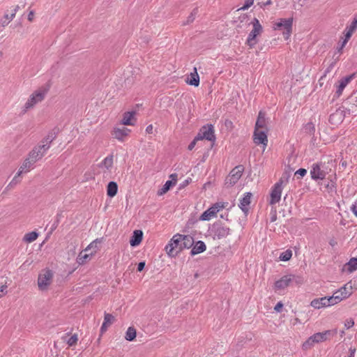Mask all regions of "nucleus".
<instances>
[{"label":"nucleus","mask_w":357,"mask_h":357,"mask_svg":"<svg viewBox=\"0 0 357 357\" xmlns=\"http://www.w3.org/2000/svg\"><path fill=\"white\" fill-rule=\"evenodd\" d=\"M193 244L194 239L191 236L177 234L166 245L165 250L168 255L175 257L183 249L191 248Z\"/></svg>","instance_id":"nucleus-1"},{"label":"nucleus","mask_w":357,"mask_h":357,"mask_svg":"<svg viewBox=\"0 0 357 357\" xmlns=\"http://www.w3.org/2000/svg\"><path fill=\"white\" fill-rule=\"evenodd\" d=\"M49 91V86H42L31 94L24 104L23 112L32 109L37 103L42 102Z\"/></svg>","instance_id":"nucleus-2"},{"label":"nucleus","mask_w":357,"mask_h":357,"mask_svg":"<svg viewBox=\"0 0 357 357\" xmlns=\"http://www.w3.org/2000/svg\"><path fill=\"white\" fill-rule=\"evenodd\" d=\"M293 17L280 18L273 24L275 30L282 31L284 37L287 40L291 34L293 26Z\"/></svg>","instance_id":"nucleus-3"},{"label":"nucleus","mask_w":357,"mask_h":357,"mask_svg":"<svg viewBox=\"0 0 357 357\" xmlns=\"http://www.w3.org/2000/svg\"><path fill=\"white\" fill-rule=\"evenodd\" d=\"M53 272L50 269H43L38 278V286L40 290L45 291L52 282Z\"/></svg>","instance_id":"nucleus-4"},{"label":"nucleus","mask_w":357,"mask_h":357,"mask_svg":"<svg viewBox=\"0 0 357 357\" xmlns=\"http://www.w3.org/2000/svg\"><path fill=\"white\" fill-rule=\"evenodd\" d=\"M353 287L351 282H347L339 290L334 292L332 296L331 300H334L335 304L340 303L342 300L348 298L353 293Z\"/></svg>","instance_id":"nucleus-5"},{"label":"nucleus","mask_w":357,"mask_h":357,"mask_svg":"<svg viewBox=\"0 0 357 357\" xmlns=\"http://www.w3.org/2000/svg\"><path fill=\"white\" fill-rule=\"evenodd\" d=\"M243 171L244 167L243 165H238L235 167L226 178L225 183V185L227 187H231L236 184L241 177Z\"/></svg>","instance_id":"nucleus-6"},{"label":"nucleus","mask_w":357,"mask_h":357,"mask_svg":"<svg viewBox=\"0 0 357 357\" xmlns=\"http://www.w3.org/2000/svg\"><path fill=\"white\" fill-rule=\"evenodd\" d=\"M252 24L253 26V29L250 33L247 40V44L250 47H253L257 43L256 37L262 31V26L257 18H254Z\"/></svg>","instance_id":"nucleus-7"},{"label":"nucleus","mask_w":357,"mask_h":357,"mask_svg":"<svg viewBox=\"0 0 357 357\" xmlns=\"http://www.w3.org/2000/svg\"><path fill=\"white\" fill-rule=\"evenodd\" d=\"M20 9L19 5H15L8 8L3 16L0 20V24L2 27L7 26L10 22L15 17L17 11Z\"/></svg>","instance_id":"nucleus-8"},{"label":"nucleus","mask_w":357,"mask_h":357,"mask_svg":"<svg viewBox=\"0 0 357 357\" xmlns=\"http://www.w3.org/2000/svg\"><path fill=\"white\" fill-rule=\"evenodd\" d=\"M35 163L31 162V160L27 157L20 167L19 171L17 173L16 176L13 178L12 181L8 184V188L10 187L13 185L17 184L19 181L17 180V177L20 176L23 173H26L30 171V169L33 167Z\"/></svg>","instance_id":"nucleus-9"},{"label":"nucleus","mask_w":357,"mask_h":357,"mask_svg":"<svg viewBox=\"0 0 357 357\" xmlns=\"http://www.w3.org/2000/svg\"><path fill=\"white\" fill-rule=\"evenodd\" d=\"M206 139L208 141H215V137L214 130L212 125L203 126L197 135V139L202 140Z\"/></svg>","instance_id":"nucleus-10"},{"label":"nucleus","mask_w":357,"mask_h":357,"mask_svg":"<svg viewBox=\"0 0 357 357\" xmlns=\"http://www.w3.org/2000/svg\"><path fill=\"white\" fill-rule=\"evenodd\" d=\"M337 334V330H327L321 333H317L311 336L315 344L323 342Z\"/></svg>","instance_id":"nucleus-11"},{"label":"nucleus","mask_w":357,"mask_h":357,"mask_svg":"<svg viewBox=\"0 0 357 357\" xmlns=\"http://www.w3.org/2000/svg\"><path fill=\"white\" fill-rule=\"evenodd\" d=\"M282 180L280 179L275 185L271 192L270 204L274 205L278 203L281 198Z\"/></svg>","instance_id":"nucleus-12"},{"label":"nucleus","mask_w":357,"mask_h":357,"mask_svg":"<svg viewBox=\"0 0 357 357\" xmlns=\"http://www.w3.org/2000/svg\"><path fill=\"white\" fill-rule=\"evenodd\" d=\"M332 296L330 297H321L315 298L311 301V306L315 309H320L321 307L331 306L335 305L334 300H331Z\"/></svg>","instance_id":"nucleus-13"},{"label":"nucleus","mask_w":357,"mask_h":357,"mask_svg":"<svg viewBox=\"0 0 357 357\" xmlns=\"http://www.w3.org/2000/svg\"><path fill=\"white\" fill-rule=\"evenodd\" d=\"M310 174L312 178L314 180H323L325 178L326 174L322 169L321 163H314L312 166Z\"/></svg>","instance_id":"nucleus-14"},{"label":"nucleus","mask_w":357,"mask_h":357,"mask_svg":"<svg viewBox=\"0 0 357 357\" xmlns=\"http://www.w3.org/2000/svg\"><path fill=\"white\" fill-rule=\"evenodd\" d=\"M265 130H255L253 135V140L256 144H263L264 147L267 146L268 137Z\"/></svg>","instance_id":"nucleus-15"},{"label":"nucleus","mask_w":357,"mask_h":357,"mask_svg":"<svg viewBox=\"0 0 357 357\" xmlns=\"http://www.w3.org/2000/svg\"><path fill=\"white\" fill-rule=\"evenodd\" d=\"M294 278V276L291 275L283 276L280 280L275 282L274 290L277 291L279 290L284 289L289 285Z\"/></svg>","instance_id":"nucleus-16"},{"label":"nucleus","mask_w":357,"mask_h":357,"mask_svg":"<svg viewBox=\"0 0 357 357\" xmlns=\"http://www.w3.org/2000/svg\"><path fill=\"white\" fill-rule=\"evenodd\" d=\"M265 116L266 114L263 111H260L259 112L255 130L268 131Z\"/></svg>","instance_id":"nucleus-17"},{"label":"nucleus","mask_w":357,"mask_h":357,"mask_svg":"<svg viewBox=\"0 0 357 357\" xmlns=\"http://www.w3.org/2000/svg\"><path fill=\"white\" fill-rule=\"evenodd\" d=\"M130 132V130L126 128H115L112 132V135L116 139L123 141L124 138L129 135Z\"/></svg>","instance_id":"nucleus-18"},{"label":"nucleus","mask_w":357,"mask_h":357,"mask_svg":"<svg viewBox=\"0 0 357 357\" xmlns=\"http://www.w3.org/2000/svg\"><path fill=\"white\" fill-rule=\"evenodd\" d=\"M252 193L247 192L245 194L244 197L240 199L239 207L246 214L248 211V206L251 202Z\"/></svg>","instance_id":"nucleus-19"},{"label":"nucleus","mask_w":357,"mask_h":357,"mask_svg":"<svg viewBox=\"0 0 357 357\" xmlns=\"http://www.w3.org/2000/svg\"><path fill=\"white\" fill-rule=\"evenodd\" d=\"M135 112H125L123 115V118L121 119V124L125 126H132L135 124Z\"/></svg>","instance_id":"nucleus-20"},{"label":"nucleus","mask_w":357,"mask_h":357,"mask_svg":"<svg viewBox=\"0 0 357 357\" xmlns=\"http://www.w3.org/2000/svg\"><path fill=\"white\" fill-rule=\"evenodd\" d=\"M354 77V74H352V75L347 76L340 80V84L337 87L336 92H335L337 97H339L342 95L344 89L349 84V82L353 79Z\"/></svg>","instance_id":"nucleus-21"},{"label":"nucleus","mask_w":357,"mask_h":357,"mask_svg":"<svg viewBox=\"0 0 357 357\" xmlns=\"http://www.w3.org/2000/svg\"><path fill=\"white\" fill-rule=\"evenodd\" d=\"M102 242V238H96L92 241L85 249L84 251L89 252L91 250V255H95L100 250V244Z\"/></svg>","instance_id":"nucleus-22"},{"label":"nucleus","mask_w":357,"mask_h":357,"mask_svg":"<svg viewBox=\"0 0 357 357\" xmlns=\"http://www.w3.org/2000/svg\"><path fill=\"white\" fill-rule=\"evenodd\" d=\"M143 237V232L141 230H135L130 240V244L132 247L138 245Z\"/></svg>","instance_id":"nucleus-23"},{"label":"nucleus","mask_w":357,"mask_h":357,"mask_svg":"<svg viewBox=\"0 0 357 357\" xmlns=\"http://www.w3.org/2000/svg\"><path fill=\"white\" fill-rule=\"evenodd\" d=\"M186 82L195 86H198L199 84V76L197 73V68H194L193 72L190 74V77L188 78Z\"/></svg>","instance_id":"nucleus-24"},{"label":"nucleus","mask_w":357,"mask_h":357,"mask_svg":"<svg viewBox=\"0 0 357 357\" xmlns=\"http://www.w3.org/2000/svg\"><path fill=\"white\" fill-rule=\"evenodd\" d=\"M115 318L111 314L105 313L104 317V322L101 326V333H104L107 331V328L113 324Z\"/></svg>","instance_id":"nucleus-25"},{"label":"nucleus","mask_w":357,"mask_h":357,"mask_svg":"<svg viewBox=\"0 0 357 357\" xmlns=\"http://www.w3.org/2000/svg\"><path fill=\"white\" fill-rule=\"evenodd\" d=\"M357 269V257L351 258L343 266V271L352 273Z\"/></svg>","instance_id":"nucleus-26"},{"label":"nucleus","mask_w":357,"mask_h":357,"mask_svg":"<svg viewBox=\"0 0 357 357\" xmlns=\"http://www.w3.org/2000/svg\"><path fill=\"white\" fill-rule=\"evenodd\" d=\"M229 234V228L225 226H218L215 229V236L218 238L226 237Z\"/></svg>","instance_id":"nucleus-27"},{"label":"nucleus","mask_w":357,"mask_h":357,"mask_svg":"<svg viewBox=\"0 0 357 357\" xmlns=\"http://www.w3.org/2000/svg\"><path fill=\"white\" fill-rule=\"evenodd\" d=\"M206 245L203 241H199L191 250V255H195L206 250Z\"/></svg>","instance_id":"nucleus-28"},{"label":"nucleus","mask_w":357,"mask_h":357,"mask_svg":"<svg viewBox=\"0 0 357 357\" xmlns=\"http://www.w3.org/2000/svg\"><path fill=\"white\" fill-rule=\"evenodd\" d=\"M118 191V185L116 182L110 181L107 187V194L109 197H114Z\"/></svg>","instance_id":"nucleus-29"},{"label":"nucleus","mask_w":357,"mask_h":357,"mask_svg":"<svg viewBox=\"0 0 357 357\" xmlns=\"http://www.w3.org/2000/svg\"><path fill=\"white\" fill-rule=\"evenodd\" d=\"M31 162L36 163L38 160L43 158V153H40V151H38L33 148L29 153L27 156Z\"/></svg>","instance_id":"nucleus-30"},{"label":"nucleus","mask_w":357,"mask_h":357,"mask_svg":"<svg viewBox=\"0 0 357 357\" xmlns=\"http://www.w3.org/2000/svg\"><path fill=\"white\" fill-rule=\"evenodd\" d=\"M216 214L217 213L215 212V209H213L211 207H210L208 209H207L202 214V215L200 216V220L204 221L209 220L212 218L215 217Z\"/></svg>","instance_id":"nucleus-31"},{"label":"nucleus","mask_w":357,"mask_h":357,"mask_svg":"<svg viewBox=\"0 0 357 357\" xmlns=\"http://www.w3.org/2000/svg\"><path fill=\"white\" fill-rule=\"evenodd\" d=\"M113 165V155H110L107 156L99 165V167L101 168H105L106 169H109Z\"/></svg>","instance_id":"nucleus-32"},{"label":"nucleus","mask_w":357,"mask_h":357,"mask_svg":"<svg viewBox=\"0 0 357 357\" xmlns=\"http://www.w3.org/2000/svg\"><path fill=\"white\" fill-rule=\"evenodd\" d=\"M38 234L36 231H31L24 235L23 241L26 243H31L37 239Z\"/></svg>","instance_id":"nucleus-33"},{"label":"nucleus","mask_w":357,"mask_h":357,"mask_svg":"<svg viewBox=\"0 0 357 357\" xmlns=\"http://www.w3.org/2000/svg\"><path fill=\"white\" fill-rule=\"evenodd\" d=\"M136 337V330L133 327H129L126 333L125 338L128 341H132Z\"/></svg>","instance_id":"nucleus-34"},{"label":"nucleus","mask_w":357,"mask_h":357,"mask_svg":"<svg viewBox=\"0 0 357 357\" xmlns=\"http://www.w3.org/2000/svg\"><path fill=\"white\" fill-rule=\"evenodd\" d=\"M172 185H174L173 181H166V183H165L163 187L160 190H158V195H162L165 194L170 189V188Z\"/></svg>","instance_id":"nucleus-35"},{"label":"nucleus","mask_w":357,"mask_h":357,"mask_svg":"<svg viewBox=\"0 0 357 357\" xmlns=\"http://www.w3.org/2000/svg\"><path fill=\"white\" fill-rule=\"evenodd\" d=\"M90 256H91V253L83 254L82 252H81L77 258V262L79 264H84L90 258Z\"/></svg>","instance_id":"nucleus-36"},{"label":"nucleus","mask_w":357,"mask_h":357,"mask_svg":"<svg viewBox=\"0 0 357 357\" xmlns=\"http://www.w3.org/2000/svg\"><path fill=\"white\" fill-rule=\"evenodd\" d=\"M314 344L315 343L310 336L305 342H303L302 345V349L304 351H307L312 348Z\"/></svg>","instance_id":"nucleus-37"},{"label":"nucleus","mask_w":357,"mask_h":357,"mask_svg":"<svg viewBox=\"0 0 357 357\" xmlns=\"http://www.w3.org/2000/svg\"><path fill=\"white\" fill-rule=\"evenodd\" d=\"M291 256H292L291 251L290 250H287L280 255V259L282 261H286L289 260L291 259Z\"/></svg>","instance_id":"nucleus-38"},{"label":"nucleus","mask_w":357,"mask_h":357,"mask_svg":"<svg viewBox=\"0 0 357 357\" xmlns=\"http://www.w3.org/2000/svg\"><path fill=\"white\" fill-rule=\"evenodd\" d=\"M197 13H198V8H196L193 9V10L191 12L190 15L188 17L185 24L192 23L195 20V17L197 15Z\"/></svg>","instance_id":"nucleus-39"},{"label":"nucleus","mask_w":357,"mask_h":357,"mask_svg":"<svg viewBox=\"0 0 357 357\" xmlns=\"http://www.w3.org/2000/svg\"><path fill=\"white\" fill-rule=\"evenodd\" d=\"M354 31H351V30L348 29L347 28L345 30V35H344V40L342 43V47H343L346 43L348 42V40L351 37L352 34L354 33Z\"/></svg>","instance_id":"nucleus-40"},{"label":"nucleus","mask_w":357,"mask_h":357,"mask_svg":"<svg viewBox=\"0 0 357 357\" xmlns=\"http://www.w3.org/2000/svg\"><path fill=\"white\" fill-rule=\"evenodd\" d=\"M78 340L77 335L74 334L67 341V344L70 346H74L77 344Z\"/></svg>","instance_id":"nucleus-41"},{"label":"nucleus","mask_w":357,"mask_h":357,"mask_svg":"<svg viewBox=\"0 0 357 357\" xmlns=\"http://www.w3.org/2000/svg\"><path fill=\"white\" fill-rule=\"evenodd\" d=\"M254 3V0H246L245 4L238 9V10H245L248 9Z\"/></svg>","instance_id":"nucleus-42"},{"label":"nucleus","mask_w":357,"mask_h":357,"mask_svg":"<svg viewBox=\"0 0 357 357\" xmlns=\"http://www.w3.org/2000/svg\"><path fill=\"white\" fill-rule=\"evenodd\" d=\"M56 132L54 130H51L48 132L45 138L47 140H50L51 142L56 138Z\"/></svg>","instance_id":"nucleus-43"},{"label":"nucleus","mask_w":357,"mask_h":357,"mask_svg":"<svg viewBox=\"0 0 357 357\" xmlns=\"http://www.w3.org/2000/svg\"><path fill=\"white\" fill-rule=\"evenodd\" d=\"M44 147H45V146H43V144H38V146L34 147L38 151H40V153H43V157L45 155V154L46 153V152L49 149H45Z\"/></svg>","instance_id":"nucleus-44"},{"label":"nucleus","mask_w":357,"mask_h":357,"mask_svg":"<svg viewBox=\"0 0 357 357\" xmlns=\"http://www.w3.org/2000/svg\"><path fill=\"white\" fill-rule=\"evenodd\" d=\"M342 111H336L335 113L332 114L330 116L329 121L331 122H332L335 118H337V117H340V118L342 116Z\"/></svg>","instance_id":"nucleus-45"},{"label":"nucleus","mask_w":357,"mask_h":357,"mask_svg":"<svg viewBox=\"0 0 357 357\" xmlns=\"http://www.w3.org/2000/svg\"><path fill=\"white\" fill-rule=\"evenodd\" d=\"M51 143L52 142L50 140H47L45 137H44L41 140L40 144H43V146H45V147H44L45 149H50Z\"/></svg>","instance_id":"nucleus-46"},{"label":"nucleus","mask_w":357,"mask_h":357,"mask_svg":"<svg viewBox=\"0 0 357 357\" xmlns=\"http://www.w3.org/2000/svg\"><path fill=\"white\" fill-rule=\"evenodd\" d=\"M211 208L215 209V212L218 213L220 209L224 208V205L221 203H215Z\"/></svg>","instance_id":"nucleus-47"},{"label":"nucleus","mask_w":357,"mask_h":357,"mask_svg":"<svg viewBox=\"0 0 357 357\" xmlns=\"http://www.w3.org/2000/svg\"><path fill=\"white\" fill-rule=\"evenodd\" d=\"M354 325V321L353 319H349L346 320L344 326L347 328H350Z\"/></svg>","instance_id":"nucleus-48"},{"label":"nucleus","mask_w":357,"mask_h":357,"mask_svg":"<svg viewBox=\"0 0 357 357\" xmlns=\"http://www.w3.org/2000/svg\"><path fill=\"white\" fill-rule=\"evenodd\" d=\"M307 174V170L303 168H301L298 170H297L295 173L296 175H299L301 177L304 176Z\"/></svg>","instance_id":"nucleus-49"},{"label":"nucleus","mask_w":357,"mask_h":357,"mask_svg":"<svg viewBox=\"0 0 357 357\" xmlns=\"http://www.w3.org/2000/svg\"><path fill=\"white\" fill-rule=\"evenodd\" d=\"M34 17H35V12L33 10H31L29 12V14H28V16H27V19L28 20L31 22L33 21L34 20Z\"/></svg>","instance_id":"nucleus-50"},{"label":"nucleus","mask_w":357,"mask_h":357,"mask_svg":"<svg viewBox=\"0 0 357 357\" xmlns=\"http://www.w3.org/2000/svg\"><path fill=\"white\" fill-rule=\"evenodd\" d=\"M198 140L199 139H197V136H196L195 138L188 145V150H190V151L192 150L196 144L197 141H198Z\"/></svg>","instance_id":"nucleus-51"},{"label":"nucleus","mask_w":357,"mask_h":357,"mask_svg":"<svg viewBox=\"0 0 357 357\" xmlns=\"http://www.w3.org/2000/svg\"><path fill=\"white\" fill-rule=\"evenodd\" d=\"M190 181H191V178L185 180L182 183L180 184L179 189L184 188L185 186H187L189 184Z\"/></svg>","instance_id":"nucleus-52"},{"label":"nucleus","mask_w":357,"mask_h":357,"mask_svg":"<svg viewBox=\"0 0 357 357\" xmlns=\"http://www.w3.org/2000/svg\"><path fill=\"white\" fill-rule=\"evenodd\" d=\"M283 307V304L282 303V302H279L276 304V305L274 307V310L276 311V312H280L282 308Z\"/></svg>","instance_id":"nucleus-53"},{"label":"nucleus","mask_w":357,"mask_h":357,"mask_svg":"<svg viewBox=\"0 0 357 357\" xmlns=\"http://www.w3.org/2000/svg\"><path fill=\"white\" fill-rule=\"evenodd\" d=\"M144 266H145L144 261L139 262L137 265V271H142L144 268Z\"/></svg>","instance_id":"nucleus-54"},{"label":"nucleus","mask_w":357,"mask_h":357,"mask_svg":"<svg viewBox=\"0 0 357 357\" xmlns=\"http://www.w3.org/2000/svg\"><path fill=\"white\" fill-rule=\"evenodd\" d=\"M169 177L171 178L170 181H173L174 185H175L176 183V180H177V174H172L170 175Z\"/></svg>","instance_id":"nucleus-55"},{"label":"nucleus","mask_w":357,"mask_h":357,"mask_svg":"<svg viewBox=\"0 0 357 357\" xmlns=\"http://www.w3.org/2000/svg\"><path fill=\"white\" fill-rule=\"evenodd\" d=\"M225 126L227 128H232L233 127V123L230 120H226L225 121Z\"/></svg>","instance_id":"nucleus-56"},{"label":"nucleus","mask_w":357,"mask_h":357,"mask_svg":"<svg viewBox=\"0 0 357 357\" xmlns=\"http://www.w3.org/2000/svg\"><path fill=\"white\" fill-rule=\"evenodd\" d=\"M351 210L353 213L357 216V203L352 206Z\"/></svg>","instance_id":"nucleus-57"},{"label":"nucleus","mask_w":357,"mask_h":357,"mask_svg":"<svg viewBox=\"0 0 357 357\" xmlns=\"http://www.w3.org/2000/svg\"><path fill=\"white\" fill-rule=\"evenodd\" d=\"M152 130H153V126L152 125H149L146 127V132L147 133H151L152 132Z\"/></svg>","instance_id":"nucleus-58"},{"label":"nucleus","mask_w":357,"mask_h":357,"mask_svg":"<svg viewBox=\"0 0 357 357\" xmlns=\"http://www.w3.org/2000/svg\"><path fill=\"white\" fill-rule=\"evenodd\" d=\"M270 4H271V0H268L267 1H266L264 3H262L263 6H268V5H270Z\"/></svg>","instance_id":"nucleus-59"},{"label":"nucleus","mask_w":357,"mask_h":357,"mask_svg":"<svg viewBox=\"0 0 357 357\" xmlns=\"http://www.w3.org/2000/svg\"><path fill=\"white\" fill-rule=\"evenodd\" d=\"M329 243L331 245L334 246L336 244V242L333 240H331Z\"/></svg>","instance_id":"nucleus-60"},{"label":"nucleus","mask_w":357,"mask_h":357,"mask_svg":"<svg viewBox=\"0 0 357 357\" xmlns=\"http://www.w3.org/2000/svg\"><path fill=\"white\" fill-rule=\"evenodd\" d=\"M350 351H351V354H350L349 357H354L355 349H354V350L350 349Z\"/></svg>","instance_id":"nucleus-61"},{"label":"nucleus","mask_w":357,"mask_h":357,"mask_svg":"<svg viewBox=\"0 0 357 357\" xmlns=\"http://www.w3.org/2000/svg\"><path fill=\"white\" fill-rule=\"evenodd\" d=\"M276 220V214H273V215L271 218V221L274 222Z\"/></svg>","instance_id":"nucleus-62"},{"label":"nucleus","mask_w":357,"mask_h":357,"mask_svg":"<svg viewBox=\"0 0 357 357\" xmlns=\"http://www.w3.org/2000/svg\"><path fill=\"white\" fill-rule=\"evenodd\" d=\"M306 0H298V2L301 3V5L303 6Z\"/></svg>","instance_id":"nucleus-63"},{"label":"nucleus","mask_w":357,"mask_h":357,"mask_svg":"<svg viewBox=\"0 0 357 357\" xmlns=\"http://www.w3.org/2000/svg\"><path fill=\"white\" fill-rule=\"evenodd\" d=\"M344 333V331H342V332H341L342 335Z\"/></svg>","instance_id":"nucleus-64"}]
</instances>
